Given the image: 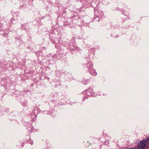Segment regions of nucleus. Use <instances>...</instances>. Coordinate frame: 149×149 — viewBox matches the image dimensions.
Listing matches in <instances>:
<instances>
[{"label":"nucleus","mask_w":149,"mask_h":149,"mask_svg":"<svg viewBox=\"0 0 149 149\" xmlns=\"http://www.w3.org/2000/svg\"><path fill=\"white\" fill-rule=\"evenodd\" d=\"M149 142V138H147L145 140L141 141H140V143L138 144V146L139 149H143L146 146L147 142Z\"/></svg>","instance_id":"f257e3e1"}]
</instances>
